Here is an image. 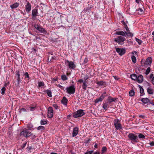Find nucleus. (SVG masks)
I'll return each instance as SVG.
<instances>
[{
	"mask_svg": "<svg viewBox=\"0 0 154 154\" xmlns=\"http://www.w3.org/2000/svg\"><path fill=\"white\" fill-rule=\"evenodd\" d=\"M151 81L152 84L154 85V76L152 78Z\"/></svg>",
	"mask_w": 154,
	"mask_h": 154,
	"instance_id": "50",
	"label": "nucleus"
},
{
	"mask_svg": "<svg viewBox=\"0 0 154 154\" xmlns=\"http://www.w3.org/2000/svg\"><path fill=\"white\" fill-rule=\"evenodd\" d=\"M140 92L141 94H142L144 92V90L140 86Z\"/></svg>",
	"mask_w": 154,
	"mask_h": 154,
	"instance_id": "44",
	"label": "nucleus"
},
{
	"mask_svg": "<svg viewBox=\"0 0 154 154\" xmlns=\"http://www.w3.org/2000/svg\"><path fill=\"white\" fill-rule=\"evenodd\" d=\"M19 5V4L18 3L16 2L13 4L10 5V7L12 9H14L16 8Z\"/></svg>",
	"mask_w": 154,
	"mask_h": 154,
	"instance_id": "18",
	"label": "nucleus"
},
{
	"mask_svg": "<svg viewBox=\"0 0 154 154\" xmlns=\"http://www.w3.org/2000/svg\"><path fill=\"white\" fill-rule=\"evenodd\" d=\"M32 135L31 132H30L27 129H24L20 133V135L27 137Z\"/></svg>",
	"mask_w": 154,
	"mask_h": 154,
	"instance_id": "1",
	"label": "nucleus"
},
{
	"mask_svg": "<svg viewBox=\"0 0 154 154\" xmlns=\"http://www.w3.org/2000/svg\"><path fill=\"white\" fill-rule=\"evenodd\" d=\"M84 90H86L87 87V85L85 82H84L83 83V85L82 86Z\"/></svg>",
	"mask_w": 154,
	"mask_h": 154,
	"instance_id": "40",
	"label": "nucleus"
},
{
	"mask_svg": "<svg viewBox=\"0 0 154 154\" xmlns=\"http://www.w3.org/2000/svg\"><path fill=\"white\" fill-rule=\"evenodd\" d=\"M107 106V104L105 103L103 105V107L104 109H106Z\"/></svg>",
	"mask_w": 154,
	"mask_h": 154,
	"instance_id": "45",
	"label": "nucleus"
},
{
	"mask_svg": "<svg viewBox=\"0 0 154 154\" xmlns=\"http://www.w3.org/2000/svg\"><path fill=\"white\" fill-rule=\"evenodd\" d=\"M124 25L125 26V28L126 29V30L128 31L129 30V29L128 28L127 26L126 25V24L125 23H124Z\"/></svg>",
	"mask_w": 154,
	"mask_h": 154,
	"instance_id": "43",
	"label": "nucleus"
},
{
	"mask_svg": "<svg viewBox=\"0 0 154 154\" xmlns=\"http://www.w3.org/2000/svg\"><path fill=\"white\" fill-rule=\"evenodd\" d=\"M61 78L62 80H63V81L66 80L67 79V78L65 75H62L61 76Z\"/></svg>",
	"mask_w": 154,
	"mask_h": 154,
	"instance_id": "30",
	"label": "nucleus"
},
{
	"mask_svg": "<svg viewBox=\"0 0 154 154\" xmlns=\"http://www.w3.org/2000/svg\"><path fill=\"white\" fill-rule=\"evenodd\" d=\"M104 98V97L103 95H102L99 98L95 100V103H97L99 102L102 101Z\"/></svg>",
	"mask_w": 154,
	"mask_h": 154,
	"instance_id": "14",
	"label": "nucleus"
},
{
	"mask_svg": "<svg viewBox=\"0 0 154 154\" xmlns=\"http://www.w3.org/2000/svg\"><path fill=\"white\" fill-rule=\"evenodd\" d=\"M48 116L49 118H52L53 116V108L51 107H49L48 109Z\"/></svg>",
	"mask_w": 154,
	"mask_h": 154,
	"instance_id": "6",
	"label": "nucleus"
},
{
	"mask_svg": "<svg viewBox=\"0 0 154 154\" xmlns=\"http://www.w3.org/2000/svg\"><path fill=\"white\" fill-rule=\"evenodd\" d=\"M6 90L5 88V87H3L2 88V94L3 95L5 94V91Z\"/></svg>",
	"mask_w": 154,
	"mask_h": 154,
	"instance_id": "37",
	"label": "nucleus"
},
{
	"mask_svg": "<svg viewBox=\"0 0 154 154\" xmlns=\"http://www.w3.org/2000/svg\"><path fill=\"white\" fill-rule=\"evenodd\" d=\"M32 51L34 52L35 53H36L37 52V50L36 49L34 48H32Z\"/></svg>",
	"mask_w": 154,
	"mask_h": 154,
	"instance_id": "47",
	"label": "nucleus"
},
{
	"mask_svg": "<svg viewBox=\"0 0 154 154\" xmlns=\"http://www.w3.org/2000/svg\"><path fill=\"white\" fill-rule=\"evenodd\" d=\"M78 82L80 83H82L83 82V80L82 79H80L78 81Z\"/></svg>",
	"mask_w": 154,
	"mask_h": 154,
	"instance_id": "55",
	"label": "nucleus"
},
{
	"mask_svg": "<svg viewBox=\"0 0 154 154\" xmlns=\"http://www.w3.org/2000/svg\"><path fill=\"white\" fill-rule=\"evenodd\" d=\"M35 107H30V110L31 111H33Z\"/></svg>",
	"mask_w": 154,
	"mask_h": 154,
	"instance_id": "52",
	"label": "nucleus"
},
{
	"mask_svg": "<svg viewBox=\"0 0 154 154\" xmlns=\"http://www.w3.org/2000/svg\"><path fill=\"white\" fill-rule=\"evenodd\" d=\"M138 137L140 138L143 139L145 138V136L144 135H143L141 134H139L138 136Z\"/></svg>",
	"mask_w": 154,
	"mask_h": 154,
	"instance_id": "38",
	"label": "nucleus"
},
{
	"mask_svg": "<svg viewBox=\"0 0 154 154\" xmlns=\"http://www.w3.org/2000/svg\"><path fill=\"white\" fill-rule=\"evenodd\" d=\"M116 51L120 56L122 55L125 52V50L124 48H116Z\"/></svg>",
	"mask_w": 154,
	"mask_h": 154,
	"instance_id": "9",
	"label": "nucleus"
},
{
	"mask_svg": "<svg viewBox=\"0 0 154 154\" xmlns=\"http://www.w3.org/2000/svg\"><path fill=\"white\" fill-rule=\"evenodd\" d=\"M94 147L96 148H97V143H95L94 145Z\"/></svg>",
	"mask_w": 154,
	"mask_h": 154,
	"instance_id": "56",
	"label": "nucleus"
},
{
	"mask_svg": "<svg viewBox=\"0 0 154 154\" xmlns=\"http://www.w3.org/2000/svg\"><path fill=\"white\" fill-rule=\"evenodd\" d=\"M100 152L98 151H97L94 153V154H100Z\"/></svg>",
	"mask_w": 154,
	"mask_h": 154,
	"instance_id": "58",
	"label": "nucleus"
},
{
	"mask_svg": "<svg viewBox=\"0 0 154 154\" xmlns=\"http://www.w3.org/2000/svg\"><path fill=\"white\" fill-rule=\"evenodd\" d=\"M141 101L144 103H148L149 101V100L147 98H143Z\"/></svg>",
	"mask_w": 154,
	"mask_h": 154,
	"instance_id": "23",
	"label": "nucleus"
},
{
	"mask_svg": "<svg viewBox=\"0 0 154 154\" xmlns=\"http://www.w3.org/2000/svg\"><path fill=\"white\" fill-rule=\"evenodd\" d=\"M128 136L129 139L132 140H136L137 138V136L131 133L129 134Z\"/></svg>",
	"mask_w": 154,
	"mask_h": 154,
	"instance_id": "12",
	"label": "nucleus"
},
{
	"mask_svg": "<svg viewBox=\"0 0 154 154\" xmlns=\"http://www.w3.org/2000/svg\"><path fill=\"white\" fill-rule=\"evenodd\" d=\"M147 92L149 94H152L153 93V92L152 89L150 88H148L147 90Z\"/></svg>",
	"mask_w": 154,
	"mask_h": 154,
	"instance_id": "26",
	"label": "nucleus"
},
{
	"mask_svg": "<svg viewBox=\"0 0 154 154\" xmlns=\"http://www.w3.org/2000/svg\"><path fill=\"white\" fill-rule=\"evenodd\" d=\"M35 27L36 29L38 30L41 33H46V30L40 26H39L38 25H35Z\"/></svg>",
	"mask_w": 154,
	"mask_h": 154,
	"instance_id": "8",
	"label": "nucleus"
},
{
	"mask_svg": "<svg viewBox=\"0 0 154 154\" xmlns=\"http://www.w3.org/2000/svg\"><path fill=\"white\" fill-rule=\"evenodd\" d=\"M87 152H88V154H91L93 152V151L91 150Z\"/></svg>",
	"mask_w": 154,
	"mask_h": 154,
	"instance_id": "49",
	"label": "nucleus"
},
{
	"mask_svg": "<svg viewBox=\"0 0 154 154\" xmlns=\"http://www.w3.org/2000/svg\"><path fill=\"white\" fill-rule=\"evenodd\" d=\"M126 34L128 36H133V34L130 32H126Z\"/></svg>",
	"mask_w": 154,
	"mask_h": 154,
	"instance_id": "35",
	"label": "nucleus"
},
{
	"mask_svg": "<svg viewBox=\"0 0 154 154\" xmlns=\"http://www.w3.org/2000/svg\"><path fill=\"white\" fill-rule=\"evenodd\" d=\"M117 98H112L111 97H109L108 98V100L110 103L112 102L115 101L116 99Z\"/></svg>",
	"mask_w": 154,
	"mask_h": 154,
	"instance_id": "21",
	"label": "nucleus"
},
{
	"mask_svg": "<svg viewBox=\"0 0 154 154\" xmlns=\"http://www.w3.org/2000/svg\"><path fill=\"white\" fill-rule=\"evenodd\" d=\"M38 86L39 87H41L42 86H43L44 85V83L43 82H38Z\"/></svg>",
	"mask_w": 154,
	"mask_h": 154,
	"instance_id": "31",
	"label": "nucleus"
},
{
	"mask_svg": "<svg viewBox=\"0 0 154 154\" xmlns=\"http://www.w3.org/2000/svg\"><path fill=\"white\" fill-rule=\"evenodd\" d=\"M139 117H140V118H144V116H143V115H140L139 116Z\"/></svg>",
	"mask_w": 154,
	"mask_h": 154,
	"instance_id": "57",
	"label": "nucleus"
},
{
	"mask_svg": "<svg viewBox=\"0 0 154 154\" xmlns=\"http://www.w3.org/2000/svg\"><path fill=\"white\" fill-rule=\"evenodd\" d=\"M150 70H151V69L150 67L148 68L146 71V73H145L146 74V75H148L150 72Z\"/></svg>",
	"mask_w": 154,
	"mask_h": 154,
	"instance_id": "32",
	"label": "nucleus"
},
{
	"mask_svg": "<svg viewBox=\"0 0 154 154\" xmlns=\"http://www.w3.org/2000/svg\"><path fill=\"white\" fill-rule=\"evenodd\" d=\"M136 40L138 42L139 45H140L142 43V41L140 39H138L137 38H135Z\"/></svg>",
	"mask_w": 154,
	"mask_h": 154,
	"instance_id": "36",
	"label": "nucleus"
},
{
	"mask_svg": "<svg viewBox=\"0 0 154 154\" xmlns=\"http://www.w3.org/2000/svg\"><path fill=\"white\" fill-rule=\"evenodd\" d=\"M67 92L69 94H73L75 92V88L74 85L71 86L66 88Z\"/></svg>",
	"mask_w": 154,
	"mask_h": 154,
	"instance_id": "4",
	"label": "nucleus"
},
{
	"mask_svg": "<svg viewBox=\"0 0 154 154\" xmlns=\"http://www.w3.org/2000/svg\"><path fill=\"white\" fill-rule=\"evenodd\" d=\"M27 148L28 149H29V150H30L32 149V148L31 147H28Z\"/></svg>",
	"mask_w": 154,
	"mask_h": 154,
	"instance_id": "60",
	"label": "nucleus"
},
{
	"mask_svg": "<svg viewBox=\"0 0 154 154\" xmlns=\"http://www.w3.org/2000/svg\"><path fill=\"white\" fill-rule=\"evenodd\" d=\"M137 11H138V13L139 14H141L143 12V9L141 8H139L137 10Z\"/></svg>",
	"mask_w": 154,
	"mask_h": 154,
	"instance_id": "25",
	"label": "nucleus"
},
{
	"mask_svg": "<svg viewBox=\"0 0 154 154\" xmlns=\"http://www.w3.org/2000/svg\"><path fill=\"white\" fill-rule=\"evenodd\" d=\"M38 11L36 9H34L32 11V14L33 17H35L37 15Z\"/></svg>",
	"mask_w": 154,
	"mask_h": 154,
	"instance_id": "19",
	"label": "nucleus"
},
{
	"mask_svg": "<svg viewBox=\"0 0 154 154\" xmlns=\"http://www.w3.org/2000/svg\"><path fill=\"white\" fill-rule=\"evenodd\" d=\"M31 5L28 2L26 6V11L28 12L31 9Z\"/></svg>",
	"mask_w": 154,
	"mask_h": 154,
	"instance_id": "16",
	"label": "nucleus"
},
{
	"mask_svg": "<svg viewBox=\"0 0 154 154\" xmlns=\"http://www.w3.org/2000/svg\"><path fill=\"white\" fill-rule=\"evenodd\" d=\"M114 125L116 128L117 129H120L122 128V126L120 123V121L118 119L114 120Z\"/></svg>",
	"mask_w": 154,
	"mask_h": 154,
	"instance_id": "5",
	"label": "nucleus"
},
{
	"mask_svg": "<svg viewBox=\"0 0 154 154\" xmlns=\"http://www.w3.org/2000/svg\"><path fill=\"white\" fill-rule=\"evenodd\" d=\"M152 59L151 57H149L147 58L144 63L145 65H150L152 62Z\"/></svg>",
	"mask_w": 154,
	"mask_h": 154,
	"instance_id": "11",
	"label": "nucleus"
},
{
	"mask_svg": "<svg viewBox=\"0 0 154 154\" xmlns=\"http://www.w3.org/2000/svg\"><path fill=\"white\" fill-rule=\"evenodd\" d=\"M107 150V148L106 147L104 146L102 147L101 149V152L102 153H104L106 152Z\"/></svg>",
	"mask_w": 154,
	"mask_h": 154,
	"instance_id": "28",
	"label": "nucleus"
},
{
	"mask_svg": "<svg viewBox=\"0 0 154 154\" xmlns=\"http://www.w3.org/2000/svg\"><path fill=\"white\" fill-rule=\"evenodd\" d=\"M47 94L48 95L49 97H52L51 92L50 91L47 90Z\"/></svg>",
	"mask_w": 154,
	"mask_h": 154,
	"instance_id": "29",
	"label": "nucleus"
},
{
	"mask_svg": "<svg viewBox=\"0 0 154 154\" xmlns=\"http://www.w3.org/2000/svg\"><path fill=\"white\" fill-rule=\"evenodd\" d=\"M129 95L131 96H132L134 94V92L133 90H131L129 92Z\"/></svg>",
	"mask_w": 154,
	"mask_h": 154,
	"instance_id": "27",
	"label": "nucleus"
},
{
	"mask_svg": "<svg viewBox=\"0 0 154 154\" xmlns=\"http://www.w3.org/2000/svg\"><path fill=\"white\" fill-rule=\"evenodd\" d=\"M32 139H34V138H35L36 137V136H35V135H32Z\"/></svg>",
	"mask_w": 154,
	"mask_h": 154,
	"instance_id": "54",
	"label": "nucleus"
},
{
	"mask_svg": "<svg viewBox=\"0 0 154 154\" xmlns=\"http://www.w3.org/2000/svg\"><path fill=\"white\" fill-rule=\"evenodd\" d=\"M113 76L116 80H118L119 79V78L118 76Z\"/></svg>",
	"mask_w": 154,
	"mask_h": 154,
	"instance_id": "48",
	"label": "nucleus"
},
{
	"mask_svg": "<svg viewBox=\"0 0 154 154\" xmlns=\"http://www.w3.org/2000/svg\"><path fill=\"white\" fill-rule=\"evenodd\" d=\"M137 53L136 52L134 51L132 52V54H135Z\"/></svg>",
	"mask_w": 154,
	"mask_h": 154,
	"instance_id": "59",
	"label": "nucleus"
},
{
	"mask_svg": "<svg viewBox=\"0 0 154 154\" xmlns=\"http://www.w3.org/2000/svg\"><path fill=\"white\" fill-rule=\"evenodd\" d=\"M125 40V38L122 36H119L118 38H115L114 41L120 45H122L124 43V42Z\"/></svg>",
	"mask_w": 154,
	"mask_h": 154,
	"instance_id": "3",
	"label": "nucleus"
},
{
	"mask_svg": "<svg viewBox=\"0 0 154 154\" xmlns=\"http://www.w3.org/2000/svg\"><path fill=\"white\" fill-rule=\"evenodd\" d=\"M97 84L99 85H103V81L98 82H97Z\"/></svg>",
	"mask_w": 154,
	"mask_h": 154,
	"instance_id": "39",
	"label": "nucleus"
},
{
	"mask_svg": "<svg viewBox=\"0 0 154 154\" xmlns=\"http://www.w3.org/2000/svg\"><path fill=\"white\" fill-rule=\"evenodd\" d=\"M51 154H57V153L54 152H51Z\"/></svg>",
	"mask_w": 154,
	"mask_h": 154,
	"instance_id": "64",
	"label": "nucleus"
},
{
	"mask_svg": "<svg viewBox=\"0 0 154 154\" xmlns=\"http://www.w3.org/2000/svg\"><path fill=\"white\" fill-rule=\"evenodd\" d=\"M45 129V128L44 127L42 126H40L38 127V130H43Z\"/></svg>",
	"mask_w": 154,
	"mask_h": 154,
	"instance_id": "34",
	"label": "nucleus"
},
{
	"mask_svg": "<svg viewBox=\"0 0 154 154\" xmlns=\"http://www.w3.org/2000/svg\"><path fill=\"white\" fill-rule=\"evenodd\" d=\"M149 144L151 146H154V142L152 141L151 142H150Z\"/></svg>",
	"mask_w": 154,
	"mask_h": 154,
	"instance_id": "51",
	"label": "nucleus"
},
{
	"mask_svg": "<svg viewBox=\"0 0 154 154\" xmlns=\"http://www.w3.org/2000/svg\"><path fill=\"white\" fill-rule=\"evenodd\" d=\"M153 76H154V75L152 74H151L150 75V78H152Z\"/></svg>",
	"mask_w": 154,
	"mask_h": 154,
	"instance_id": "53",
	"label": "nucleus"
},
{
	"mask_svg": "<svg viewBox=\"0 0 154 154\" xmlns=\"http://www.w3.org/2000/svg\"><path fill=\"white\" fill-rule=\"evenodd\" d=\"M116 34L119 35H122L123 36H125V33L122 31L116 32Z\"/></svg>",
	"mask_w": 154,
	"mask_h": 154,
	"instance_id": "20",
	"label": "nucleus"
},
{
	"mask_svg": "<svg viewBox=\"0 0 154 154\" xmlns=\"http://www.w3.org/2000/svg\"><path fill=\"white\" fill-rule=\"evenodd\" d=\"M53 106L54 107L55 109H57L58 108V106L56 104H55L53 105Z\"/></svg>",
	"mask_w": 154,
	"mask_h": 154,
	"instance_id": "46",
	"label": "nucleus"
},
{
	"mask_svg": "<svg viewBox=\"0 0 154 154\" xmlns=\"http://www.w3.org/2000/svg\"><path fill=\"white\" fill-rule=\"evenodd\" d=\"M85 114L84 112V110L82 109H79L77 111L74 113L73 114V117L74 118H77L81 117L83 116Z\"/></svg>",
	"mask_w": 154,
	"mask_h": 154,
	"instance_id": "2",
	"label": "nucleus"
},
{
	"mask_svg": "<svg viewBox=\"0 0 154 154\" xmlns=\"http://www.w3.org/2000/svg\"><path fill=\"white\" fill-rule=\"evenodd\" d=\"M139 1H140V0H136V2L137 3H138L139 2Z\"/></svg>",
	"mask_w": 154,
	"mask_h": 154,
	"instance_id": "63",
	"label": "nucleus"
},
{
	"mask_svg": "<svg viewBox=\"0 0 154 154\" xmlns=\"http://www.w3.org/2000/svg\"><path fill=\"white\" fill-rule=\"evenodd\" d=\"M24 75H25L26 77L28 79H29V74L27 72H26L25 73H24Z\"/></svg>",
	"mask_w": 154,
	"mask_h": 154,
	"instance_id": "41",
	"label": "nucleus"
},
{
	"mask_svg": "<svg viewBox=\"0 0 154 154\" xmlns=\"http://www.w3.org/2000/svg\"><path fill=\"white\" fill-rule=\"evenodd\" d=\"M47 122L45 120H42L41 121V125H45L46 124Z\"/></svg>",
	"mask_w": 154,
	"mask_h": 154,
	"instance_id": "33",
	"label": "nucleus"
},
{
	"mask_svg": "<svg viewBox=\"0 0 154 154\" xmlns=\"http://www.w3.org/2000/svg\"><path fill=\"white\" fill-rule=\"evenodd\" d=\"M79 128L77 127H75L73 128L72 133V135L73 137L76 136L78 134Z\"/></svg>",
	"mask_w": 154,
	"mask_h": 154,
	"instance_id": "13",
	"label": "nucleus"
},
{
	"mask_svg": "<svg viewBox=\"0 0 154 154\" xmlns=\"http://www.w3.org/2000/svg\"><path fill=\"white\" fill-rule=\"evenodd\" d=\"M131 58L132 61L134 63H135L136 62V57L135 56L133 55L131 56Z\"/></svg>",
	"mask_w": 154,
	"mask_h": 154,
	"instance_id": "24",
	"label": "nucleus"
},
{
	"mask_svg": "<svg viewBox=\"0 0 154 154\" xmlns=\"http://www.w3.org/2000/svg\"><path fill=\"white\" fill-rule=\"evenodd\" d=\"M137 82L139 83H141L143 81V77L142 75H140L139 76L137 77Z\"/></svg>",
	"mask_w": 154,
	"mask_h": 154,
	"instance_id": "15",
	"label": "nucleus"
},
{
	"mask_svg": "<svg viewBox=\"0 0 154 154\" xmlns=\"http://www.w3.org/2000/svg\"><path fill=\"white\" fill-rule=\"evenodd\" d=\"M84 11L85 12H86L87 11V9H85L84 10Z\"/></svg>",
	"mask_w": 154,
	"mask_h": 154,
	"instance_id": "61",
	"label": "nucleus"
},
{
	"mask_svg": "<svg viewBox=\"0 0 154 154\" xmlns=\"http://www.w3.org/2000/svg\"><path fill=\"white\" fill-rule=\"evenodd\" d=\"M16 75L17 76V81L15 84L17 86H18L20 82V78L19 72L18 71L16 72Z\"/></svg>",
	"mask_w": 154,
	"mask_h": 154,
	"instance_id": "10",
	"label": "nucleus"
},
{
	"mask_svg": "<svg viewBox=\"0 0 154 154\" xmlns=\"http://www.w3.org/2000/svg\"><path fill=\"white\" fill-rule=\"evenodd\" d=\"M67 99L65 97H64L61 100L62 103L65 105H67Z\"/></svg>",
	"mask_w": 154,
	"mask_h": 154,
	"instance_id": "17",
	"label": "nucleus"
},
{
	"mask_svg": "<svg viewBox=\"0 0 154 154\" xmlns=\"http://www.w3.org/2000/svg\"><path fill=\"white\" fill-rule=\"evenodd\" d=\"M66 65H67L69 68L70 69H74L75 68V65L74 63L71 61H69L68 60H66L65 61Z\"/></svg>",
	"mask_w": 154,
	"mask_h": 154,
	"instance_id": "7",
	"label": "nucleus"
},
{
	"mask_svg": "<svg viewBox=\"0 0 154 154\" xmlns=\"http://www.w3.org/2000/svg\"><path fill=\"white\" fill-rule=\"evenodd\" d=\"M26 109L25 108H22L20 109L19 112L20 113H21L22 111L26 112Z\"/></svg>",
	"mask_w": 154,
	"mask_h": 154,
	"instance_id": "42",
	"label": "nucleus"
},
{
	"mask_svg": "<svg viewBox=\"0 0 154 154\" xmlns=\"http://www.w3.org/2000/svg\"><path fill=\"white\" fill-rule=\"evenodd\" d=\"M131 79L134 80H137V76L135 74H133L130 75Z\"/></svg>",
	"mask_w": 154,
	"mask_h": 154,
	"instance_id": "22",
	"label": "nucleus"
},
{
	"mask_svg": "<svg viewBox=\"0 0 154 154\" xmlns=\"http://www.w3.org/2000/svg\"><path fill=\"white\" fill-rule=\"evenodd\" d=\"M26 143H24V144H23V147H25V146H26Z\"/></svg>",
	"mask_w": 154,
	"mask_h": 154,
	"instance_id": "62",
	"label": "nucleus"
}]
</instances>
